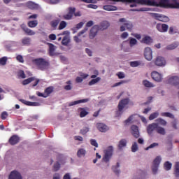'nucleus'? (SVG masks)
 Wrapping results in <instances>:
<instances>
[{
	"label": "nucleus",
	"instance_id": "1",
	"mask_svg": "<svg viewBox=\"0 0 179 179\" xmlns=\"http://www.w3.org/2000/svg\"><path fill=\"white\" fill-rule=\"evenodd\" d=\"M142 3H148L150 6H158L160 8H179V3H171L170 0L143 1Z\"/></svg>",
	"mask_w": 179,
	"mask_h": 179
},
{
	"label": "nucleus",
	"instance_id": "2",
	"mask_svg": "<svg viewBox=\"0 0 179 179\" xmlns=\"http://www.w3.org/2000/svg\"><path fill=\"white\" fill-rule=\"evenodd\" d=\"M113 153H114V147L113 145L107 147L106 149L103 150V162L108 163L111 157H113Z\"/></svg>",
	"mask_w": 179,
	"mask_h": 179
},
{
	"label": "nucleus",
	"instance_id": "3",
	"mask_svg": "<svg viewBox=\"0 0 179 179\" xmlns=\"http://www.w3.org/2000/svg\"><path fill=\"white\" fill-rule=\"evenodd\" d=\"M119 22L122 23V25L120 27V31H125L126 30L132 31V29L134 28V24H132V22L127 21L125 18H120Z\"/></svg>",
	"mask_w": 179,
	"mask_h": 179
},
{
	"label": "nucleus",
	"instance_id": "4",
	"mask_svg": "<svg viewBox=\"0 0 179 179\" xmlns=\"http://www.w3.org/2000/svg\"><path fill=\"white\" fill-rule=\"evenodd\" d=\"M113 2H129L130 8H135L138 5H149L148 3H142L143 1H152V0H112Z\"/></svg>",
	"mask_w": 179,
	"mask_h": 179
},
{
	"label": "nucleus",
	"instance_id": "5",
	"mask_svg": "<svg viewBox=\"0 0 179 179\" xmlns=\"http://www.w3.org/2000/svg\"><path fill=\"white\" fill-rule=\"evenodd\" d=\"M48 45V52L50 57H58L61 53L57 52V46H55L52 43H47Z\"/></svg>",
	"mask_w": 179,
	"mask_h": 179
},
{
	"label": "nucleus",
	"instance_id": "6",
	"mask_svg": "<svg viewBox=\"0 0 179 179\" xmlns=\"http://www.w3.org/2000/svg\"><path fill=\"white\" fill-rule=\"evenodd\" d=\"M129 103V99L128 98L122 99L119 102L117 108H118L119 114L120 115L121 114H122L123 110L124 108H125V106H128Z\"/></svg>",
	"mask_w": 179,
	"mask_h": 179
},
{
	"label": "nucleus",
	"instance_id": "7",
	"mask_svg": "<svg viewBox=\"0 0 179 179\" xmlns=\"http://www.w3.org/2000/svg\"><path fill=\"white\" fill-rule=\"evenodd\" d=\"M167 83L169 85H173V86H178L179 85V78L177 76H170L168 77Z\"/></svg>",
	"mask_w": 179,
	"mask_h": 179
},
{
	"label": "nucleus",
	"instance_id": "8",
	"mask_svg": "<svg viewBox=\"0 0 179 179\" xmlns=\"http://www.w3.org/2000/svg\"><path fill=\"white\" fill-rule=\"evenodd\" d=\"M144 57L147 61L153 59V52L150 48L147 47L144 49Z\"/></svg>",
	"mask_w": 179,
	"mask_h": 179
},
{
	"label": "nucleus",
	"instance_id": "9",
	"mask_svg": "<svg viewBox=\"0 0 179 179\" xmlns=\"http://www.w3.org/2000/svg\"><path fill=\"white\" fill-rule=\"evenodd\" d=\"M32 64L38 66L39 69H43L44 65H45V60L43 58L35 59L32 60Z\"/></svg>",
	"mask_w": 179,
	"mask_h": 179
},
{
	"label": "nucleus",
	"instance_id": "10",
	"mask_svg": "<svg viewBox=\"0 0 179 179\" xmlns=\"http://www.w3.org/2000/svg\"><path fill=\"white\" fill-rule=\"evenodd\" d=\"M166 64L167 62H166V59L161 56L157 57L155 60V64L157 66H166Z\"/></svg>",
	"mask_w": 179,
	"mask_h": 179
},
{
	"label": "nucleus",
	"instance_id": "11",
	"mask_svg": "<svg viewBox=\"0 0 179 179\" xmlns=\"http://www.w3.org/2000/svg\"><path fill=\"white\" fill-rule=\"evenodd\" d=\"M68 10L69 13L63 15V17L64 19H65V20H71L72 17H73V13H75L76 8L73 7H69L68 8Z\"/></svg>",
	"mask_w": 179,
	"mask_h": 179
},
{
	"label": "nucleus",
	"instance_id": "12",
	"mask_svg": "<svg viewBox=\"0 0 179 179\" xmlns=\"http://www.w3.org/2000/svg\"><path fill=\"white\" fill-rule=\"evenodd\" d=\"M151 76L155 82L160 83L163 80V74L157 72V71H152L151 73Z\"/></svg>",
	"mask_w": 179,
	"mask_h": 179
},
{
	"label": "nucleus",
	"instance_id": "13",
	"mask_svg": "<svg viewBox=\"0 0 179 179\" xmlns=\"http://www.w3.org/2000/svg\"><path fill=\"white\" fill-rule=\"evenodd\" d=\"M131 134L136 138H138L141 136V133L139 132V128L138 127V126L135 124L131 125Z\"/></svg>",
	"mask_w": 179,
	"mask_h": 179
},
{
	"label": "nucleus",
	"instance_id": "14",
	"mask_svg": "<svg viewBox=\"0 0 179 179\" xmlns=\"http://www.w3.org/2000/svg\"><path fill=\"white\" fill-rule=\"evenodd\" d=\"M99 30H100L99 29V25H94L91 29H90V38L91 40H93V38H94V37H96L97 36V33H99Z\"/></svg>",
	"mask_w": 179,
	"mask_h": 179
},
{
	"label": "nucleus",
	"instance_id": "15",
	"mask_svg": "<svg viewBox=\"0 0 179 179\" xmlns=\"http://www.w3.org/2000/svg\"><path fill=\"white\" fill-rule=\"evenodd\" d=\"M19 142H20V137L17 135H13L8 140V143L13 146L17 145Z\"/></svg>",
	"mask_w": 179,
	"mask_h": 179
},
{
	"label": "nucleus",
	"instance_id": "16",
	"mask_svg": "<svg viewBox=\"0 0 179 179\" xmlns=\"http://www.w3.org/2000/svg\"><path fill=\"white\" fill-rule=\"evenodd\" d=\"M156 27L160 33H166L167 30H169V25L166 24H157Z\"/></svg>",
	"mask_w": 179,
	"mask_h": 179
},
{
	"label": "nucleus",
	"instance_id": "17",
	"mask_svg": "<svg viewBox=\"0 0 179 179\" xmlns=\"http://www.w3.org/2000/svg\"><path fill=\"white\" fill-rule=\"evenodd\" d=\"M159 124L157 123H152L150 124H149L147 127V132L148 134V135H152V134H153V131H157V126Z\"/></svg>",
	"mask_w": 179,
	"mask_h": 179
},
{
	"label": "nucleus",
	"instance_id": "18",
	"mask_svg": "<svg viewBox=\"0 0 179 179\" xmlns=\"http://www.w3.org/2000/svg\"><path fill=\"white\" fill-rule=\"evenodd\" d=\"M136 177H137V179H148L149 178V174L143 171H138L136 174Z\"/></svg>",
	"mask_w": 179,
	"mask_h": 179
},
{
	"label": "nucleus",
	"instance_id": "19",
	"mask_svg": "<svg viewBox=\"0 0 179 179\" xmlns=\"http://www.w3.org/2000/svg\"><path fill=\"white\" fill-rule=\"evenodd\" d=\"M21 29H23V31H24V33H26V34H27V36H34V34H36V32L34 31L29 29L24 24H21Z\"/></svg>",
	"mask_w": 179,
	"mask_h": 179
},
{
	"label": "nucleus",
	"instance_id": "20",
	"mask_svg": "<svg viewBox=\"0 0 179 179\" xmlns=\"http://www.w3.org/2000/svg\"><path fill=\"white\" fill-rule=\"evenodd\" d=\"M96 128L100 132H107L110 129L104 123H97Z\"/></svg>",
	"mask_w": 179,
	"mask_h": 179
},
{
	"label": "nucleus",
	"instance_id": "21",
	"mask_svg": "<svg viewBox=\"0 0 179 179\" xmlns=\"http://www.w3.org/2000/svg\"><path fill=\"white\" fill-rule=\"evenodd\" d=\"M8 179H22V175L20 174V173H19L17 171H13L9 177Z\"/></svg>",
	"mask_w": 179,
	"mask_h": 179
},
{
	"label": "nucleus",
	"instance_id": "22",
	"mask_svg": "<svg viewBox=\"0 0 179 179\" xmlns=\"http://www.w3.org/2000/svg\"><path fill=\"white\" fill-rule=\"evenodd\" d=\"M78 111L80 113V118H83L89 114V108H78Z\"/></svg>",
	"mask_w": 179,
	"mask_h": 179
},
{
	"label": "nucleus",
	"instance_id": "23",
	"mask_svg": "<svg viewBox=\"0 0 179 179\" xmlns=\"http://www.w3.org/2000/svg\"><path fill=\"white\" fill-rule=\"evenodd\" d=\"M154 16L155 17H156V19L157 20H159V22H169V17L166 16V15H160V14H157V13H154Z\"/></svg>",
	"mask_w": 179,
	"mask_h": 179
},
{
	"label": "nucleus",
	"instance_id": "24",
	"mask_svg": "<svg viewBox=\"0 0 179 179\" xmlns=\"http://www.w3.org/2000/svg\"><path fill=\"white\" fill-rule=\"evenodd\" d=\"M20 101H22L23 104H25V106H29L30 107H37L38 106H40L38 102H31L24 99H20Z\"/></svg>",
	"mask_w": 179,
	"mask_h": 179
},
{
	"label": "nucleus",
	"instance_id": "25",
	"mask_svg": "<svg viewBox=\"0 0 179 179\" xmlns=\"http://www.w3.org/2000/svg\"><path fill=\"white\" fill-rule=\"evenodd\" d=\"M141 43L150 45V44H152V43H153V39H152V37L149 36H145L144 37H143Z\"/></svg>",
	"mask_w": 179,
	"mask_h": 179
},
{
	"label": "nucleus",
	"instance_id": "26",
	"mask_svg": "<svg viewBox=\"0 0 179 179\" xmlns=\"http://www.w3.org/2000/svg\"><path fill=\"white\" fill-rule=\"evenodd\" d=\"M127 143H128V141H127V139L123 138L121 139L117 145V148L120 150H122V149H124V148L127 147Z\"/></svg>",
	"mask_w": 179,
	"mask_h": 179
},
{
	"label": "nucleus",
	"instance_id": "27",
	"mask_svg": "<svg viewBox=\"0 0 179 179\" xmlns=\"http://www.w3.org/2000/svg\"><path fill=\"white\" fill-rule=\"evenodd\" d=\"M89 99H80L78 101H74L73 102L69 103V107H72V106H76V104H80L81 103H87Z\"/></svg>",
	"mask_w": 179,
	"mask_h": 179
},
{
	"label": "nucleus",
	"instance_id": "28",
	"mask_svg": "<svg viewBox=\"0 0 179 179\" xmlns=\"http://www.w3.org/2000/svg\"><path fill=\"white\" fill-rule=\"evenodd\" d=\"M99 30H106L110 27V22L107 21L102 22L99 25H98Z\"/></svg>",
	"mask_w": 179,
	"mask_h": 179
},
{
	"label": "nucleus",
	"instance_id": "29",
	"mask_svg": "<svg viewBox=\"0 0 179 179\" xmlns=\"http://www.w3.org/2000/svg\"><path fill=\"white\" fill-rule=\"evenodd\" d=\"M120 163L117 162L116 164V165H114L112 166V170L113 171V173H115V174H116V176H120V173H121V170L120 169Z\"/></svg>",
	"mask_w": 179,
	"mask_h": 179
},
{
	"label": "nucleus",
	"instance_id": "30",
	"mask_svg": "<svg viewBox=\"0 0 179 179\" xmlns=\"http://www.w3.org/2000/svg\"><path fill=\"white\" fill-rule=\"evenodd\" d=\"M71 43V37L70 36H64V38L62 40V45L67 46L68 44Z\"/></svg>",
	"mask_w": 179,
	"mask_h": 179
},
{
	"label": "nucleus",
	"instance_id": "31",
	"mask_svg": "<svg viewBox=\"0 0 179 179\" xmlns=\"http://www.w3.org/2000/svg\"><path fill=\"white\" fill-rule=\"evenodd\" d=\"M77 156L78 157H85L86 156V150L84 148H80L77 151Z\"/></svg>",
	"mask_w": 179,
	"mask_h": 179
},
{
	"label": "nucleus",
	"instance_id": "32",
	"mask_svg": "<svg viewBox=\"0 0 179 179\" xmlns=\"http://www.w3.org/2000/svg\"><path fill=\"white\" fill-rule=\"evenodd\" d=\"M156 132H157V134H159V135L164 136V135H166V129L158 125L157 127Z\"/></svg>",
	"mask_w": 179,
	"mask_h": 179
},
{
	"label": "nucleus",
	"instance_id": "33",
	"mask_svg": "<svg viewBox=\"0 0 179 179\" xmlns=\"http://www.w3.org/2000/svg\"><path fill=\"white\" fill-rule=\"evenodd\" d=\"M104 10H107L108 12H113L114 10H117V7L111 5L103 6Z\"/></svg>",
	"mask_w": 179,
	"mask_h": 179
},
{
	"label": "nucleus",
	"instance_id": "34",
	"mask_svg": "<svg viewBox=\"0 0 179 179\" xmlns=\"http://www.w3.org/2000/svg\"><path fill=\"white\" fill-rule=\"evenodd\" d=\"M27 7L29 9H32V10L38 9V5H37L35 3H33L31 1H29L27 3Z\"/></svg>",
	"mask_w": 179,
	"mask_h": 179
},
{
	"label": "nucleus",
	"instance_id": "35",
	"mask_svg": "<svg viewBox=\"0 0 179 179\" xmlns=\"http://www.w3.org/2000/svg\"><path fill=\"white\" fill-rule=\"evenodd\" d=\"M178 47V42H174L166 47V50H176Z\"/></svg>",
	"mask_w": 179,
	"mask_h": 179
},
{
	"label": "nucleus",
	"instance_id": "36",
	"mask_svg": "<svg viewBox=\"0 0 179 179\" xmlns=\"http://www.w3.org/2000/svg\"><path fill=\"white\" fill-rule=\"evenodd\" d=\"M34 80H36V78L34 77H30L27 79H25L22 81V85L24 86H26V85H29V83H31V82H34Z\"/></svg>",
	"mask_w": 179,
	"mask_h": 179
},
{
	"label": "nucleus",
	"instance_id": "37",
	"mask_svg": "<svg viewBox=\"0 0 179 179\" xmlns=\"http://www.w3.org/2000/svg\"><path fill=\"white\" fill-rule=\"evenodd\" d=\"M27 24L31 29H34V27H37V24H38V21L37 20L29 21L28 22Z\"/></svg>",
	"mask_w": 179,
	"mask_h": 179
},
{
	"label": "nucleus",
	"instance_id": "38",
	"mask_svg": "<svg viewBox=\"0 0 179 179\" xmlns=\"http://www.w3.org/2000/svg\"><path fill=\"white\" fill-rule=\"evenodd\" d=\"M131 150L133 153H135L139 150V147L138 146V143L134 142L131 147Z\"/></svg>",
	"mask_w": 179,
	"mask_h": 179
},
{
	"label": "nucleus",
	"instance_id": "39",
	"mask_svg": "<svg viewBox=\"0 0 179 179\" xmlns=\"http://www.w3.org/2000/svg\"><path fill=\"white\" fill-rule=\"evenodd\" d=\"M100 80H101V78L97 77L96 78L92 79L91 81H90L88 85L89 86H93V85H96V83H99Z\"/></svg>",
	"mask_w": 179,
	"mask_h": 179
},
{
	"label": "nucleus",
	"instance_id": "40",
	"mask_svg": "<svg viewBox=\"0 0 179 179\" xmlns=\"http://www.w3.org/2000/svg\"><path fill=\"white\" fill-rule=\"evenodd\" d=\"M59 162L61 163V159H58V162H57L52 168V170L54 171H58L60 169H61V164H59Z\"/></svg>",
	"mask_w": 179,
	"mask_h": 179
},
{
	"label": "nucleus",
	"instance_id": "41",
	"mask_svg": "<svg viewBox=\"0 0 179 179\" xmlns=\"http://www.w3.org/2000/svg\"><path fill=\"white\" fill-rule=\"evenodd\" d=\"M162 162V157L161 156H157L155 159H154V162H153V164L152 165L154 166H160V163Z\"/></svg>",
	"mask_w": 179,
	"mask_h": 179
},
{
	"label": "nucleus",
	"instance_id": "42",
	"mask_svg": "<svg viewBox=\"0 0 179 179\" xmlns=\"http://www.w3.org/2000/svg\"><path fill=\"white\" fill-rule=\"evenodd\" d=\"M143 84L145 87H155V84L148 80H143Z\"/></svg>",
	"mask_w": 179,
	"mask_h": 179
},
{
	"label": "nucleus",
	"instance_id": "43",
	"mask_svg": "<svg viewBox=\"0 0 179 179\" xmlns=\"http://www.w3.org/2000/svg\"><path fill=\"white\" fill-rule=\"evenodd\" d=\"M31 42V39L28 37H25L22 39V43L24 45H30Z\"/></svg>",
	"mask_w": 179,
	"mask_h": 179
},
{
	"label": "nucleus",
	"instance_id": "44",
	"mask_svg": "<svg viewBox=\"0 0 179 179\" xmlns=\"http://www.w3.org/2000/svg\"><path fill=\"white\" fill-rule=\"evenodd\" d=\"M159 113L158 111H156L155 113H152L151 115H150L149 116V120L150 121H152V120H155V118H157V117H159Z\"/></svg>",
	"mask_w": 179,
	"mask_h": 179
},
{
	"label": "nucleus",
	"instance_id": "45",
	"mask_svg": "<svg viewBox=\"0 0 179 179\" xmlns=\"http://www.w3.org/2000/svg\"><path fill=\"white\" fill-rule=\"evenodd\" d=\"M59 20H54L50 22V26L51 27H52L53 29H57V27L58 26V24H59Z\"/></svg>",
	"mask_w": 179,
	"mask_h": 179
},
{
	"label": "nucleus",
	"instance_id": "46",
	"mask_svg": "<svg viewBox=\"0 0 179 179\" xmlns=\"http://www.w3.org/2000/svg\"><path fill=\"white\" fill-rule=\"evenodd\" d=\"M66 86H64L65 90H72V81L69 80L66 82Z\"/></svg>",
	"mask_w": 179,
	"mask_h": 179
},
{
	"label": "nucleus",
	"instance_id": "47",
	"mask_svg": "<svg viewBox=\"0 0 179 179\" xmlns=\"http://www.w3.org/2000/svg\"><path fill=\"white\" fill-rule=\"evenodd\" d=\"M151 170H152V174H154V176H156V174H157V172L159 171V166L152 165L151 166Z\"/></svg>",
	"mask_w": 179,
	"mask_h": 179
},
{
	"label": "nucleus",
	"instance_id": "48",
	"mask_svg": "<svg viewBox=\"0 0 179 179\" xmlns=\"http://www.w3.org/2000/svg\"><path fill=\"white\" fill-rule=\"evenodd\" d=\"M156 122H158V124H160V125H163V127H166L167 125V122L162 118L157 119Z\"/></svg>",
	"mask_w": 179,
	"mask_h": 179
},
{
	"label": "nucleus",
	"instance_id": "49",
	"mask_svg": "<svg viewBox=\"0 0 179 179\" xmlns=\"http://www.w3.org/2000/svg\"><path fill=\"white\" fill-rule=\"evenodd\" d=\"M161 115L162 117H168L169 118H172L173 120L174 118V115L169 112L162 113Z\"/></svg>",
	"mask_w": 179,
	"mask_h": 179
},
{
	"label": "nucleus",
	"instance_id": "50",
	"mask_svg": "<svg viewBox=\"0 0 179 179\" xmlns=\"http://www.w3.org/2000/svg\"><path fill=\"white\" fill-rule=\"evenodd\" d=\"M176 177H179V162H176L175 164V172H174Z\"/></svg>",
	"mask_w": 179,
	"mask_h": 179
},
{
	"label": "nucleus",
	"instance_id": "51",
	"mask_svg": "<svg viewBox=\"0 0 179 179\" xmlns=\"http://www.w3.org/2000/svg\"><path fill=\"white\" fill-rule=\"evenodd\" d=\"M53 90H54V87H49L46 88V90H45V93H46L45 97H47L48 96H50V94H51V93H52Z\"/></svg>",
	"mask_w": 179,
	"mask_h": 179
},
{
	"label": "nucleus",
	"instance_id": "52",
	"mask_svg": "<svg viewBox=\"0 0 179 179\" xmlns=\"http://www.w3.org/2000/svg\"><path fill=\"white\" fill-rule=\"evenodd\" d=\"M83 24H85L83 22H80L76 24V26L73 28H72V30H79L83 27Z\"/></svg>",
	"mask_w": 179,
	"mask_h": 179
},
{
	"label": "nucleus",
	"instance_id": "53",
	"mask_svg": "<svg viewBox=\"0 0 179 179\" xmlns=\"http://www.w3.org/2000/svg\"><path fill=\"white\" fill-rule=\"evenodd\" d=\"M66 27V22L62 21L59 25V30H63V29H65Z\"/></svg>",
	"mask_w": 179,
	"mask_h": 179
},
{
	"label": "nucleus",
	"instance_id": "54",
	"mask_svg": "<svg viewBox=\"0 0 179 179\" xmlns=\"http://www.w3.org/2000/svg\"><path fill=\"white\" fill-rule=\"evenodd\" d=\"M130 47H134V45H136L138 44V41L136 39L131 38L129 41Z\"/></svg>",
	"mask_w": 179,
	"mask_h": 179
},
{
	"label": "nucleus",
	"instance_id": "55",
	"mask_svg": "<svg viewBox=\"0 0 179 179\" xmlns=\"http://www.w3.org/2000/svg\"><path fill=\"white\" fill-rule=\"evenodd\" d=\"M171 166H172V164L169 162H165V164H164L165 170H166V171L171 170Z\"/></svg>",
	"mask_w": 179,
	"mask_h": 179
},
{
	"label": "nucleus",
	"instance_id": "56",
	"mask_svg": "<svg viewBox=\"0 0 179 179\" xmlns=\"http://www.w3.org/2000/svg\"><path fill=\"white\" fill-rule=\"evenodd\" d=\"M8 62V57H3L0 58V65H6V62Z\"/></svg>",
	"mask_w": 179,
	"mask_h": 179
},
{
	"label": "nucleus",
	"instance_id": "57",
	"mask_svg": "<svg viewBox=\"0 0 179 179\" xmlns=\"http://www.w3.org/2000/svg\"><path fill=\"white\" fill-rule=\"evenodd\" d=\"M157 146H159V143H153L151 145H150L148 147L145 148V150H149V149H153L155 148H157Z\"/></svg>",
	"mask_w": 179,
	"mask_h": 179
},
{
	"label": "nucleus",
	"instance_id": "58",
	"mask_svg": "<svg viewBox=\"0 0 179 179\" xmlns=\"http://www.w3.org/2000/svg\"><path fill=\"white\" fill-rule=\"evenodd\" d=\"M16 59H17V61H18V62H20L21 64L24 63V59H23V56H22L20 55H18L16 57Z\"/></svg>",
	"mask_w": 179,
	"mask_h": 179
},
{
	"label": "nucleus",
	"instance_id": "59",
	"mask_svg": "<svg viewBox=\"0 0 179 179\" xmlns=\"http://www.w3.org/2000/svg\"><path fill=\"white\" fill-rule=\"evenodd\" d=\"M89 131H90V128L87 127H85L80 130V134H82V135H86V133L89 132Z\"/></svg>",
	"mask_w": 179,
	"mask_h": 179
},
{
	"label": "nucleus",
	"instance_id": "60",
	"mask_svg": "<svg viewBox=\"0 0 179 179\" xmlns=\"http://www.w3.org/2000/svg\"><path fill=\"white\" fill-rule=\"evenodd\" d=\"M90 143L92 146H94L95 148H99V143H97V141L94 139L90 140Z\"/></svg>",
	"mask_w": 179,
	"mask_h": 179
},
{
	"label": "nucleus",
	"instance_id": "61",
	"mask_svg": "<svg viewBox=\"0 0 179 179\" xmlns=\"http://www.w3.org/2000/svg\"><path fill=\"white\" fill-rule=\"evenodd\" d=\"M130 65H131V66H132V68H136V66H139L140 63H139V62H136V61L131 62L130 63Z\"/></svg>",
	"mask_w": 179,
	"mask_h": 179
},
{
	"label": "nucleus",
	"instance_id": "62",
	"mask_svg": "<svg viewBox=\"0 0 179 179\" xmlns=\"http://www.w3.org/2000/svg\"><path fill=\"white\" fill-rule=\"evenodd\" d=\"M117 76L119 78V79H124L125 78V73L123 72H118L117 73Z\"/></svg>",
	"mask_w": 179,
	"mask_h": 179
},
{
	"label": "nucleus",
	"instance_id": "63",
	"mask_svg": "<svg viewBox=\"0 0 179 179\" xmlns=\"http://www.w3.org/2000/svg\"><path fill=\"white\" fill-rule=\"evenodd\" d=\"M1 120H5L6 118H8V112H3L1 115Z\"/></svg>",
	"mask_w": 179,
	"mask_h": 179
},
{
	"label": "nucleus",
	"instance_id": "64",
	"mask_svg": "<svg viewBox=\"0 0 179 179\" xmlns=\"http://www.w3.org/2000/svg\"><path fill=\"white\" fill-rule=\"evenodd\" d=\"M52 179H61V174H59V173H55L53 175Z\"/></svg>",
	"mask_w": 179,
	"mask_h": 179
}]
</instances>
